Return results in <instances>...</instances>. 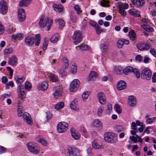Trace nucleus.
<instances>
[{"label": "nucleus", "mask_w": 156, "mask_h": 156, "mask_svg": "<svg viewBox=\"0 0 156 156\" xmlns=\"http://www.w3.org/2000/svg\"><path fill=\"white\" fill-rule=\"evenodd\" d=\"M53 23V21L48 18H46L44 21V18L42 17L39 23V25L41 28H44L46 26L47 27V31L50 30V28Z\"/></svg>", "instance_id": "nucleus-1"}, {"label": "nucleus", "mask_w": 156, "mask_h": 156, "mask_svg": "<svg viewBox=\"0 0 156 156\" xmlns=\"http://www.w3.org/2000/svg\"><path fill=\"white\" fill-rule=\"evenodd\" d=\"M123 72L125 75H128L129 73L133 72L136 74L137 78H139L140 76V74L139 70L136 68L133 69L132 66H128L125 68L123 70Z\"/></svg>", "instance_id": "nucleus-2"}, {"label": "nucleus", "mask_w": 156, "mask_h": 156, "mask_svg": "<svg viewBox=\"0 0 156 156\" xmlns=\"http://www.w3.org/2000/svg\"><path fill=\"white\" fill-rule=\"evenodd\" d=\"M141 77L143 79L149 80L152 76L151 71L148 68L144 69L141 71Z\"/></svg>", "instance_id": "nucleus-3"}, {"label": "nucleus", "mask_w": 156, "mask_h": 156, "mask_svg": "<svg viewBox=\"0 0 156 156\" xmlns=\"http://www.w3.org/2000/svg\"><path fill=\"white\" fill-rule=\"evenodd\" d=\"M26 145L27 149L30 152L35 154L38 153L39 151L37 149V147L35 144L30 142L27 143Z\"/></svg>", "instance_id": "nucleus-4"}, {"label": "nucleus", "mask_w": 156, "mask_h": 156, "mask_svg": "<svg viewBox=\"0 0 156 156\" xmlns=\"http://www.w3.org/2000/svg\"><path fill=\"white\" fill-rule=\"evenodd\" d=\"M67 153L69 156H80L79 150L75 147H68Z\"/></svg>", "instance_id": "nucleus-5"}, {"label": "nucleus", "mask_w": 156, "mask_h": 156, "mask_svg": "<svg viewBox=\"0 0 156 156\" xmlns=\"http://www.w3.org/2000/svg\"><path fill=\"white\" fill-rule=\"evenodd\" d=\"M68 124L64 122H59L57 126V130L58 133H61L65 132L68 129Z\"/></svg>", "instance_id": "nucleus-6"}, {"label": "nucleus", "mask_w": 156, "mask_h": 156, "mask_svg": "<svg viewBox=\"0 0 156 156\" xmlns=\"http://www.w3.org/2000/svg\"><path fill=\"white\" fill-rule=\"evenodd\" d=\"M129 7V5L127 3H125L123 5L122 3L119 5V12L122 16H125L126 15V12L124 9H127Z\"/></svg>", "instance_id": "nucleus-7"}, {"label": "nucleus", "mask_w": 156, "mask_h": 156, "mask_svg": "<svg viewBox=\"0 0 156 156\" xmlns=\"http://www.w3.org/2000/svg\"><path fill=\"white\" fill-rule=\"evenodd\" d=\"M82 35L79 31L74 32L73 36V39L76 44L78 43L82 40Z\"/></svg>", "instance_id": "nucleus-8"}, {"label": "nucleus", "mask_w": 156, "mask_h": 156, "mask_svg": "<svg viewBox=\"0 0 156 156\" xmlns=\"http://www.w3.org/2000/svg\"><path fill=\"white\" fill-rule=\"evenodd\" d=\"M7 4L4 0L1 1L0 2V12L3 14H5L7 12L8 8Z\"/></svg>", "instance_id": "nucleus-9"}, {"label": "nucleus", "mask_w": 156, "mask_h": 156, "mask_svg": "<svg viewBox=\"0 0 156 156\" xmlns=\"http://www.w3.org/2000/svg\"><path fill=\"white\" fill-rule=\"evenodd\" d=\"M136 47L140 51H145L148 50L151 46L147 43H138Z\"/></svg>", "instance_id": "nucleus-10"}, {"label": "nucleus", "mask_w": 156, "mask_h": 156, "mask_svg": "<svg viewBox=\"0 0 156 156\" xmlns=\"http://www.w3.org/2000/svg\"><path fill=\"white\" fill-rule=\"evenodd\" d=\"M24 120L29 125H31L32 124L31 118L30 115L27 112H24L22 116Z\"/></svg>", "instance_id": "nucleus-11"}, {"label": "nucleus", "mask_w": 156, "mask_h": 156, "mask_svg": "<svg viewBox=\"0 0 156 156\" xmlns=\"http://www.w3.org/2000/svg\"><path fill=\"white\" fill-rule=\"evenodd\" d=\"M99 102L102 105L105 104L106 102L105 95L102 92H99L97 95Z\"/></svg>", "instance_id": "nucleus-12"}, {"label": "nucleus", "mask_w": 156, "mask_h": 156, "mask_svg": "<svg viewBox=\"0 0 156 156\" xmlns=\"http://www.w3.org/2000/svg\"><path fill=\"white\" fill-rule=\"evenodd\" d=\"M127 87L126 82L123 80H120L117 84V88L119 90L125 89Z\"/></svg>", "instance_id": "nucleus-13"}, {"label": "nucleus", "mask_w": 156, "mask_h": 156, "mask_svg": "<svg viewBox=\"0 0 156 156\" xmlns=\"http://www.w3.org/2000/svg\"><path fill=\"white\" fill-rule=\"evenodd\" d=\"M97 76L98 74L96 72L92 71L88 76L87 80L88 81H94L96 79Z\"/></svg>", "instance_id": "nucleus-14"}, {"label": "nucleus", "mask_w": 156, "mask_h": 156, "mask_svg": "<svg viewBox=\"0 0 156 156\" xmlns=\"http://www.w3.org/2000/svg\"><path fill=\"white\" fill-rule=\"evenodd\" d=\"M18 15L19 21L21 22H23L26 18L24 10L23 9L20 10L18 12Z\"/></svg>", "instance_id": "nucleus-15"}, {"label": "nucleus", "mask_w": 156, "mask_h": 156, "mask_svg": "<svg viewBox=\"0 0 156 156\" xmlns=\"http://www.w3.org/2000/svg\"><path fill=\"white\" fill-rule=\"evenodd\" d=\"M132 2L133 5H136L138 8L142 7L145 3L144 0H133Z\"/></svg>", "instance_id": "nucleus-16"}, {"label": "nucleus", "mask_w": 156, "mask_h": 156, "mask_svg": "<svg viewBox=\"0 0 156 156\" xmlns=\"http://www.w3.org/2000/svg\"><path fill=\"white\" fill-rule=\"evenodd\" d=\"M136 104V100L134 96H130L129 97L128 104L130 106H134Z\"/></svg>", "instance_id": "nucleus-17"}, {"label": "nucleus", "mask_w": 156, "mask_h": 156, "mask_svg": "<svg viewBox=\"0 0 156 156\" xmlns=\"http://www.w3.org/2000/svg\"><path fill=\"white\" fill-rule=\"evenodd\" d=\"M53 91L54 92L53 94L55 98H57L58 97L61 96V93L58 87H55L53 89Z\"/></svg>", "instance_id": "nucleus-18"}, {"label": "nucleus", "mask_w": 156, "mask_h": 156, "mask_svg": "<svg viewBox=\"0 0 156 156\" xmlns=\"http://www.w3.org/2000/svg\"><path fill=\"white\" fill-rule=\"evenodd\" d=\"M129 13L131 15L135 17H138L140 16V12L137 10L130 9L128 11Z\"/></svg>", "instance_id": "nucleus-19"}, {"label": "nucleus", "mask_w": 156, "mask_h": 156, "mask_svg": "<svg viewBox=\"0 0 156 156\" xmlns=\"http://www.w3.org/2000/svg\"><path fill=\"white\" fill-rule=\"evenodd\" d=\"M17 59L16 56L13 55L11 58H9L8 63L9 64L12 66H15L17 62Z\"/></svg>", "instance_id": "nucleus-20"}, {"label": "nucleus", "mask_w": 156, "mask_h": 156, "mask_svg": "<svg viewBox=\"0 0 156 156\" xmlns=\"http://www.w3.org/2000/svg\"><path fill=\"white\" fill-rule=\"evenodd\" d=\"M113 133L111 132H107L104 135V139L108 143H110L111 141V137L112 136Z\"/></svg>", "instance_id": "nucleus-21"}, {"label": "nucleus", "mask_w": 156, "mask_h": 156, "mask_svg": "<svg viewBox=\"0 0 156 156\" xmlns=\"http://www.w3.org/2000/svg\"><path fill=\"white\" fill-rule=\"evenodd\" d=\"M77 101L76 99H74L73 101L71 102L70 104L71 108L73 110H77L78 109L77 108Z\"/></svg>", "instance_id": "nucleus-22"}, {"label": "nucleus", "mask_w": 156, "mask_h": 156, "mask_svg": "<svg viewBox=\"0 0 156 156\" xmlns=\"http://www.w3.org/2000/svg\"><path fill=\"white\" fill-rule=\"evenodd\" d=\"M48 84L46 81L42 82L41 84L39 85L38 87V89L42 90H46L48 87Z\"/></svg>", "instance_id": "nucleus-23"}, {"label": "nucleus", "mask_w": 156, "mask_h": 156, "mask_svg": "<svg viewBox=\"0 0 156 156\" xmlns=\"http://www.w3.org/2000/svg\"><path fill=\"white\" fill-rule=\"evenodd\" d=\"M25 42L28 45H32L34 42V39L32 37H27L25 39Z\"/></svg>", "instance_id": "nucleus-24"}, {"label": "nucleus", "mask_w": 156, "mask_h": 156, "mask_svg": "<svg viewBox=\"0 0 156 156\" xmlns=\"http://www.w3.org/2000/svg\"><path fill=\"white\" fill-rule=\"evenodd\" d=\"M129 33V35L130 40L132 41H136V35L134 30H132Z\"/></svg>", "instance_id": "nucleus-25"}, {"label": "nucleus", "mask_w": 156, "mask_h": 156, "mask_svg": "<svg viewBox=\"0 0 156 156\" xmlns=\"http://www.w3.org/2000/svg\"><path fill=\"white\" fill-rule=\"evenodd\" d=\"M53 7L54 10H55L56 11L58 12H59L62 11L63 7L61 4L57 5L56 4H54L53 5Z\"/></svg>", "instance_id": "nucleus-26"}, {"label": "nucleus", "mask_w": 156, "mask_h": 156, "mask_svg": "<svg viewBox=\"0 0 156 156\" xmlns=\"http://www.w3.org/2000/svg\"><path fill=\"white\" fill-rule=\"evenodd\" d=\"M50 80L53 82H57L59 81V79L58 77L53 74H50L49 75Z\"/></svg>", "instance_id": "nucleus-27"}, {"label": "nucleus", "mask_w": 156, "mask_h": 156, "mask_svg": "<svg viewBox=\"0 0 156 156\" xmlns=\"http://www.w3.org/2000/svg\"><path fill=\"white\" fill-rule=\"evenodd\" d=\"M31 0H22L20 2V6H27L29 5L31 2Z\"/></svg>", "instance_id": "nucleus-28"}, {"label": "nucleus", "mask_w": 156, "mask_h": 156, "mask_svg": "<svg viewBox=\"0 0 156 156\" xmlns=\"http://www.w3.org/2000/svg\"><path fill=\"white\" fill-rule=\"evenodd\" d=\"M56 23L59 22V26H58L59 28H62L65 26V22L62 19H56L55 20Z\"/></svg>", "instance_id": "nucleus-29"}, {"label": "nucleus", "mask_w": 156, "mask_h": 156, "mask_svg": "<svg viewBox=\"0 0 156 156\" xmlns=\"http://www.w3.org/2000/svg\"><path fill=\"white\" fill-rule=\"evenodd\" d=\"M77 66L75 63H73L71 65V72L72 74H75L77 71Z\"/></svg>", "instance_id": "nucleus-30"}, {"label": "nucleus", "mask_w": 156, "mask_h": 156, "mask_svg": "<svg viewBox=\"0 0 156 156\" xmlns=\"http://www.w3.org/2000/svg\"><path fill=\"white\" fill-rule=\"evenodd\" d=\"M64 68L65 69H67L69 66V60L66 58H64L62 59Z\"/></svg>", "instance_id": "nucleus-31"}, {"label": "nucleus", "mask_w": 156, "mask_h": 156, "mask_svg": "<svg viewBox=\"0 0 156 156\" xmlns=\"http://www.w3.org/2000/svg\"><path fill=\"white\" fill-rule=\"evenodd\" d=\"M92 147L96 149L101 148L102 146L98 145L97 141L96 140H94L92 143Z\"/></svg>", "instance_id": "nucleus-32"}, {"label": "nucleus", "mask_w": 156, "mask_h": 156, "mask_svg": "<svg viewBox=\"0 0 156 156\" xmlns=\"http://www.w3.org/2000/svg\"><path fill=\"white\" fill-rule=\"evenodd\" d=\"M64 103L62 102H60L55 105V108L58 110L63 108L64 106Z\"/></svg>", "instance_id": "nucleus-33"}, {"label": "nucleus", "mask_w": 156, "mask_h": 156, "mask_svg": "<svg viewBox=\"0 0 156 156\" xmlns=\"http://www.w3.org/2000/svg\"><path fill=\"white\" fill-rule=\"evenodd\" d=\"M23 35L21 33H19L16 35H13L12 36V38L14 39H17L19 40H21L23 38Z\"/></svg>", "instance_id": "nucleus-34"}, {"label": "nucleus", "mask_w": 156, "mask_h": 156, "mask_svg": "<svg viewBox=\"0 0 156 156\" xmlns=\"http://www.w3.org/2000/svg\"><path fill=\"white\" fill-rule=\"evenodd\" d=\"M41 38L39 34H37L35 36V44L36 46H38L40 43Z\"/></svg>", "instance_id": "nucleus-35"}, {"label": "nucleus", "mask_w": 156, "mask_h": 156, "mask_svg": "<svg viewBox=\"0 0 156 156\" xmlns=\"http://www.w3.org/2000/svg\"><path fill=\"white\" fill-rule=\"evenodd\" d=\"M93 125L96 127H100L102 126V123L100 120L95 119L94 121Z\"/></svg>", "instance_id": "nucleus-36"}, {"label": "nucleus", "mask_w": 156, "mask_h": 156, "mask_svg": "<svg viewBox=\"0 0 156 156\" xmlns=\"http://www.w3.org/2000/svg\"><path fill=\"white\" fill-rule=\"evenodd\" d=\"M19 97L21 99H24L26 97L25 91V90H23L22 92H19L18 94Z\"/></svg>", "instance_id": "nucleus-37"}, {"label": "nucleus", "mask_w": 156, "mask_h": 156, "mask_svg": "<svg viewBox=\"0 0 156 156\" xmlns=\"http://www.w3.org/2000/svg\"><path fill=\"white\" fill-rule=\"evenodd\" d=\"M58 35L57 34H55L51 37V42L55 43L58 41Z\"/></svg>", "instance_id": "nucleus-38"}, {"label": "nucleus", "mask_w": 156, "mask_h": 156, "mask_svg": "<svg viewBox=\"0 0 156 156\" xmlns=\"http://www.w3.org/2000/svg\"><path fill=\"white\" fill-rule=\"evenodd\" d=\"M13 51V49L12 48H8L5 49L4 53L5 55H8L11 54Z\"/></svg>", "instance_id": "nucleus-39"}, {"label": "nucleus", "mask_w": 156, "mask_h": 156, "mask_svg": "<svg viewBox=\"0 0 156 156\" xmlns=\"http://www.w3.org/2000/svg\"><path fill=\"white\" fill-rule=\"evenodd\" d=\"M111 141H110V143H115L117 142V136L114 133L113 134L112 136L111 137Z\"/></svg>", "instance_id": "nucleus-40"}, {"label": "nucleus", "mask_w": 156, "mask_h": 156, "mask_svg": "<svg viewBox=\"0 0 156 156\" xmlns=\"http://www.w3.org/2000/svg\"><path fill=\"white\" fill-rule=\"evenodd\" d=\"M79 48L82 50H86L88 48V46L86 44H82L80 45L79 47H76V48L77 49V48Z\"/></svg>", "instance_id": "nucleus-41"}, {"label": "nucleus", "mask_w": 156, "mask_h": 156, "mask_svg": "<svg viewBox=\"0 0 156 156\" xmlns=\"http://www.w3.org/2000/svg\"><path fill=\"white\" fill-rule=\"evenodd\" d=\"M142 27L146 31L149 32H152L154 30L151 27H148L145 24L142 25Z\"/></svg>", "instance_id": "nucleus-42"}, {"label": "nucleus", "mask_w": 156, "mask_h": 156, "mask_svg": "<svg viewBox=\"0 0 156 156\" xmlns=\"http://www.w3.org/2000/svg\"><path fill=\"white\" fill-rule=\"evenodd\" d=\"M70 20L73 23H76L77 22V18L76 16L73 14H71L70 15Z\"/></svg>", "instance_id": "nucleus-43"}, {"label": "nucleus", "mask_w": 156, "mask_h": 156, "mask_svg": "<svg viewBox=\"0 0 156 156\" xmlns=\"http://www.w3.org/2000/svg\"><path fill=\"white\" fill-rule=\"evenodd\" d=\"M58 73L61 77L65 76H67L66 72L62 69H59Z\"/></svg>", "instance_id": "nucleus-44"}, {"label": "nucleus", "mask_w": 156, "mask_h": 156, "mask_svg": "<svg viewBox=\"0 0 156 156\" xmlns=\"http://www.w3.org/2000/svg\"><path fill=\"white\" fill-rule=\"evenodd\" d=\"M79 83L80 81L78 80L75 79L72 81L71 84L74 86H76V87L77 88L79 86Z\"/></svg>", "instance_id": "nucleus-45"}, {"label": "nucleus", "mask_w": 156, "mask_h": 156, "mask_svg": "<svg viewBox=\"0 0 156 156\" xmlns=\"http://www.w3.org/2000/svg\"><path fill=\"white\" fill-rule=\"evenodd\" d=\"M123 40L122 39L119 40L117 42V46L119 48H122L124 44Z\"/></svg>", "instance_id": "nucleus-46"}, {"label": "nucleus", "mask_w": 156, "mask_h": 156, "mask_svg": "<svg viewBox=\"0 0 156 156\" xmlns=\"http://www.w3.org/2000/svg\"><path fill=\"white\" fill-rule=\"evenodd\" d=\"M115 108L117 113L120 114L122 112V110L120 108V106L118 104H116L115 105Z\"/></svg>", "instance_id": "nucleus-47"}, {"label": "nucleus", "mask_w": 156, "mask_h": 156, "mask_svg": "<svg viewBox=\"0 0 156 156\" xmlns=\"http://www.w3.org/2000/svg\"><path fill=\"white\" fill-rule=\"evenodd\" d=\"M156 118L155 117H153L151 118L147 119L146 121L147 124H149L152 123L155 120Z\"/></svg>", "instance_id": "nucleus-48"}, {"label": "nucleus", "mask_w": 156, "mask_h": 156, "mask_svg": "<svg viewBox=\"0 0 156 156\" xmlns=\"http://www.w3.org/2000/svg\"><path fill=\"white\" fill-rule=\"evenodd\" d=\"M72 136L76 140H79L80 137V134L78 133H73Z\"/></svg>", "instance_id": "nucleus-49"}, {"label": "nucleus", "mask_w": 156, "mask_h": 156, "mask_svg": "<svg viewBox=\"0 0 156 156\" xmlns=\"http://www.w3.org/2000/svg\"><path fill=\"white\" fill-rule=\"evenodd\" d=\"M74 8L75 10L76 11L78 14H80L82 12V11L80 10V8L79 5H75Z\"/></svg>", "instance_id": "nucleus-50"}, {"label": "nucleus", "mask_w": 156, "mask_h": 156, "mask_svg": "<svg viewBox=\"0 0 156 156\" xmlns=\"http://www.w3.org/2000/svg\"><path fill=\"white\" fill-rule=\"evenodd\" d=\"M112 105L110 104L107 105V109L106 110V113L109 114L112 109Z\"/></svg>", "instance_id": "nucleus-51"}, {"label": "nucleus", "mask_w": 156, "mask_h": 156, "mask_svg": "<svg viewBox=\"0 0 156 156\" xmlns=\"http://www.w3.org/2000/svg\"><path fill=\"white\" fill-rule=\"evenodd\" d=\"M25 88L27 90H29L31 88V85L29 81H27L25 85Z\"/></svg>", "instance_id": "nucleus-52"}, {"label": "nucleus", "mask_w": 156, "mask_h": 156, "mask_svg": "<svg viewBox=\"0 0 156 156\" xmlns=\"http://www.w3.org/2000/svg\"><path fill=\"white\" fill-rule=\"evenodd\" d=\"M77 88L76 86H74L73 85L70 84L69 87V90L70 92H75L77 90Z\"/></svg>", "instance_id": "nucleus-53"}, {"label": "nucleus", "mask_w": 156, "mask_h": 156, "mask_svg": "<svg viewBox=\"0 0 156 156\" xmlns=\"http://www.w3.org/2000/svg\"><path fill=\"white\" fill-rule=\"evenodd\" d=\"M100 28L101 27L98 25L95 28L96 33L98 34H99L102 31V29H100Z\"/></svg>", "instance_id": "nucleus-54"}, {"label": "nucleus", "mask_w": 156, "mask_h": 156, "mask_svg": "<svg viewBox=\"0 0 156 156\" xmlns=\"http://www.w3.org/2000/svg\"><path fill=\"white\" fill-rule=\"evenodd\" d=\"M89 96L88 92H85L83 93L82 94V98L83 100L84 99H86Z\"/></svg>", "instance_id": "nucleus-55"}, {"label": "nucleus", "mask_w": 156, "mask_h": 156, "mask_svg": "<svg viewBox=\"0 0 156 156\" xmlns=\"http://www.w3.org/2000/svg\"><path fill=\"white\" fill-rule=\"evenodd\" d=\"M38 142L41 143L43 145L46 146L47 145V142L44 139L42 138L38 140Z\"/></svg>", "instance_id": "nucleus-56"}, {"label": "nucleus", "mask_w": 156, "mask_h": 156, "mask_svg": "<svg viewBox=\"0 0 156 156\" xmlns=\"http://www.w3.org/2000/svg\"><path fill=\"white\" fill-rule=\"evenodd\" d=\"M124 130L123 127L121 126H118L116 128V130L119 133L123 131Z\"/></svg>", "instance_id": "nucleus-57"}, {"label": "nucleus", "mask_w": 156, "mask_h": 156, "mask_svg": "<svg viewBox=\"0 0 156 156\" xmlns=\"http://www.w3.org/2000/svg\"><path fill=\"white\" fill-rule=\"evenodd\" d=\"M23 90H24L23 88V86L21 84H20L17 89V91L19 93L22 92Z\"/></svg>", "instance_id": "nucleus-58"}, {"label": "nucleus", "mask_w": 156, "mask_h": 156, "mask_svg": "<svg viewBox=\"0 0 156 156\" xmlns=\"http://www.w3.org/2000/svg\"><path fill=\"white\" fill-rule=\"evenodd\" d=\"M151 53L156 58V50L154 48H151L150 51Z\"/></svg>", "instance_id": "nucleus-59"}, {"label": "nucleus", "mask_w": 156, "mask_h": 156, "mask_svg": "<svg viewBox=\"0 0 156 156\" xmlns=\"http://www.w3.org/2000/svg\"><path fill=\"white\" fill-rule=\"evenodd\" d=\"M132 129L134 130H137V127H136V124L134 122H133L131 124Z\"/></svg>", "instance_id": "nucleus-60"}, {"label": "nucleus", "mask_w": 156, "mask_h": 156, "mask_svg": "<svg viewBox=\"0 0 156 156\" xmlns=\"http://www.w3.org/2000/svg\"><path fill=\"white\" fill-rule=\"evenodd\" d=\"M104 110V108L103 106L100 107L98 110V114L99 116L101 115L102 112Z\"/></svg>", "instance_id": "nucleus-61"}, {"label": "nucleus", "mask_w": 156, "mask_h": 156, "mask_svg": "<svg viewBox=\"0 0 156 156\" xmlns=\"http://www.w3.org/2000/svg\"><path fill=\"white\" fill-rule=\"evenodd\" d=\"M4 27L0 22V35L3 34L4 31Z\"/></svg>", "instance_id": "nucleus-62"}, {"label": "nucleus", "mask_w": 156, "mask_h": 156, "mask_svg": "<svg viewBox=\"0 0 156 156\" xmlns=\"http://www.w3.org/2000/svg\"><path fill=\"white\" fill-rule=\"evenodd\" d=\"M48 44V41L44 40V42L43 44V49L44 50H45L46 49Z\"/></svg>", "instance_id": "nucleus-63"}, {"label": "nucleus", "mask_w": 156, "mask_h": 156, "mask_svg": "<svg viewBox=\"0 0 156 156\" xmlns=\"http://www.w3.org/2000/svg\"><path fill=\"white\" fill-rule=\"evenodd\" d=\"M24 81V79L22 78H17L16 80V82L17 83H21L23 82Z\"/></svg>", "instance_id": "nucleus-64"}]
</instances>
